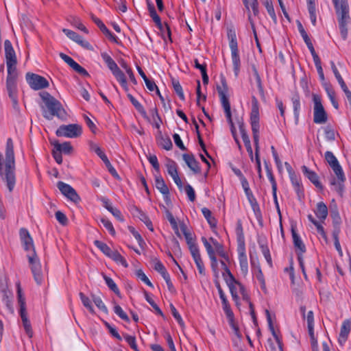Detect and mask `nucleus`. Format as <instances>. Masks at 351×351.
<instances>
[{
	"mask_svg": "<svg viewBox=\"0 0 351 351\" xmlns=\"http://www.w3.org/2000/svg\"><path fill=\"white\" fill-rule=\"evenodd\" d=\"M0 176L6 182L9 191L12 192L15 186L16 177L14 144L11 138L6 141L5 158L0 152Z\"/></svg>",
	"mask_w": 351,
	"mask_h": 351,
	"instance_id": "1",
	"label": "nucleus"
},
{
	"mask_svg": "<svg viewBox=\"0 0 351 351\" xmlns=\"http://www.w3.org/2000/svg\"><path fill=\"white\" fill-rule=\"evenodd\" d=\"M19 237L24 250L29 252L27 257L34 278L37 284L40 285L43 280V274L40 259L36 253L33 239L29 231L24 228L20 229Z\"/></svg>",
	"mask_w": 351,
	"mask_h": 351,
	"instance_id": "2",
	"label": "nucleus"
},
{
	"mask_svg": "<svg viewBox=\"0 0 351 351\" xmlns=\"http://www.w3.org/2000/svg\"><path fill=\"white\" fill-rule=\"evenodd\" d=\"M40 97L48 110L47 111H44V117L48 120L52 119L53 117L62 119L66 117V112L59 101L47 92L41 93Z\"/></svg>",
	"mask_w": 351,
	"mask_h": 351,
	"instance_id": "3",
	"label": "nucleus"
},
{
	"mask_svg": "<svg viewBox=\"0 0 351 351\" xmlns=\"http://www.w3.org/2000/svg\"><path fill=\"white\" fill-rule=\"evenodd\" d=\"M250 121L255 147V160H261L259 156L260 115L258 103L255 97H252Z\"/></svg>",
	"mask_w": 351,
	"mask_h": 351,
	"instance_id": "4",
	"label": "nucleus"
},
{
	"mask_svg": "<svg viewBox=\"0 0 351 351\" xmlns=\"http://www.w3.org/2000/svg\"><path fill=\"white\" fill-rule=\"evenodd\" d=\"M325 159L327 162L329 164L330 167L332 169L335 175L337 177V181L334 178L331 181V184L335 186L336 191L341 194L343 191V183L346 180L345 175L343 171V169L339 165L337 158L332 154V152L330 151H327L325 153Z\"/></svg>",
	"mask_w": 351,
	"mask_h": 351,
	"instance_id": "5",
	"label": "nucleus"
},
{
	"mask_svg": "<svg viewBox=\"0 0 351 351\" xmlns=\"http://www.w3.org/2000/svg\"><path fill=\"white\" fill-rule=\"evenodd\" d=\"M221 85L217 86V90L220 98L221 106L224 110L225 115L229 125L234 124L232 119L231 107L228 99V86L226 77L220 75Z\"/></svg>",
	"mask_w": 351,
	"mask_h": 351,
	"instance_id": "6",
	"label": "nucleus"
},
{
	"mask_svg": "<svg viewBox=\"0 0 351 351\" xmlns=\"http://www.w3.org/2000/svg\"><path fill=\"white\" fill-rule=\"evenodd\" d=\"M228 39L231 51V58L234 75L237 77L240 72L241 60L239 53L238 43L235 30L232 28L228 29Z\"/></svg>",
	"mask_w": 351,
	"mask_h": 351,
	"instance_id": "7",
	"label": "nucleus"
},
{
	"mask_svg": "<svg viewBox=\"0 0 351 351\" xmlns=\"http://www.w3.org/2000/svg\"><path fill=\"white\" fill-rule=\"evenodd\" d=\"M227 285L230 289L232 300L237 306L240 305L239 294L241 295L243 301L250 302V296L244 285L239 281L234 279V280L228 282Z\"/></svg>",
	"mask_w": 351,
	"mask_h": 351,
	"instance_id": "8",
	"label": "nucleus"
},
{
	"mask_svg": "<svg viewBox=\"0 0 351 351\" xmlns=\"http://www.w3.org/2000/svg\"><path fill=\"white\" fill-rule=\"evenodd\" d=\"M82 134V128L79 124L62 125L56 130V134L59 137L75 138Z\"/></svg>",
	"mask_w": 351,
	"mask_h": 351,
	"instance_id": "9",
	"label": "nucleus"
},
{
	"mask_svg": "<svg viewBox=\"0 0 351 351\" xmlns=\"http://www.w3.org/2000/svg\"><path fill=\"white\" fill-rule=\"evenodd\" d=\"M313 121L317 124L325 123L328 120L327 114L322 104L320 96L317 95H313Z\"/></svg>",
	"mask_w": 351,
	"mask_h": 351,
	"instance_id": "10",
	"label": "nucleus"
},
{
	"mask_svg": "<svg viewBox=\"0 0 351 351\" xmlns=\"http://www.w3.org/2000/svg\"><path fill=\"white\" fill-rule=\"evenodd\" d=\"M26 80L29 86L36 90L47 88L49 85L45 77L34 73H27Z\"/></svg>",
	"mask_w": 351,
	"mask_h": 351,
	"instance_id": "11",
	"label": "nucleus"
},
{
	"mask_svg": "<svg viewBox=\"0 0 351 351\" xmlns=\"http://www.w3.org/2000/svg\"><path fill=\"white\" fill-rule=\"evenodd\" d=\"M220 299L221 300L223 310L227 317L229 325L233 330L234 334L239 337V327L235 322L234 315V313L230 308L229 302L226 296L221 298Z\"/></svg>",
	"mask_w": 351,
	"mask_h": 351,
	"instance_id": "12",
	"label": "nucleus"
},
{
	"mask_svg": "<svg viewBox=\"0 0 351 351\" xmlns=\"http://www.w3.org/2000/svg\"><path fill=\"white\" fill-rule=\"evenodd\" d=\"M338 19H350L348 0H332Z\"/></svg>",
	"mask_w": 351,
	"mask_h": 351,
	"instance_id": "13",
	"label": "nucleus"
},
{
	"mask_svg": "<svg viewBox=\"0 0 351 351\" xmlns=\"http://www.w3.org/2000/svg\"><path fill=\"white\" fill-rule=\"evenodd\" d=\"M57 187L60 192L71 201L77 203L80 201V197L76 191L69 184L62 181L57 183Z\"/></svg>",
	"mask_w": 351,
	"mask_h": 351,
	"instance_id": "14",
	"label": "nucleus"
},
{
	"mask_svg": "<svg viewBox=\"0 0 351 351\" xmlns=\"http://www.w3.org/2000/svg\"><path fill=\"white\" fill-rule=\"evenodd\" d=\"M237 253L241 272L244 276H246L248 273V262L245 245H237Z\"/></svg>",
	"mask_w": 351,
	"mask_h": 351,
	"instance_id": "15",
	"label": "nucleus"
},
{
	"mask_svg": "<svg viewBox=\"0 0 351 351\" xmlns=\"http://www.w3.org/2000/svg\"><path fill=\"white\" fill-rule=\"evenodd\" d=\"M155 186L163 195L165 201L169 203L170 202L169 188L160 175L155 176Z\"/></svg>",
	"mask_w": 351,
	"mask_h": 351,
	"instance_id": "16",
	"label": "nucleus"
},
{
	"mask_svg": "<svg viewBox=\"0 0 351 351\" xmlns=\"http://www.w3.org/2000/svg\"><path fill=\"white\" fill-rule=\"evenodd\" d=\"M167 172L171 176L176 184L179 189L182 187V182L178 176L177 165L173 160H169L166 165Z\"/></svg>",
	"mask_w": 351,
	"mask_h": 351,
	"instance_id": "17",
	"label": "nucleus"
},
{
	"mask_svg": "<svg viewBox=\"0 0 351 351\" xmlns=\"http://www.w3.org/2000/svg\"><path fill=\"white\" fill-rule=\"evenodd\" d=\"M62 32L66 34V36L68 38L75 41L77 44L80 45L82 47L86 49L90 48V43L88 41L84 40L83 38L76 32L69 29H63Z\"/></svg>",
	"mask_w": 351,
	"mask_h": 351,
	"instance_id": "18",
	"label": "nucleus"
},
{
	"mask_svg": "<svg viewBox=\"0 0 351 351\" xmlns=\"http://www.w3.org/2000/svg\"><path fill=\"white\" fill-rule=\"evenodd\" d=\"M351 330V320L346 319L343 322L338 338V341L341 345H343L348 339Z\"/></svg>",
	"mask_w": 351,
	"mask_h": 351,
	"instance_id": "19",
	"label": "nucleus"
},
{
	"mask_svg": "<svg viewBox=\"0 0 351 351\" xmlns=\"http://www.w3.org/2000/svg\"><path fill=\"white\" fill-rule=\"evenodd\" d=\"M92 20L98 26L102 33L112 42L118 43V38L114 35L97 17L93 16Z\"/></svg>",
	"mask_w": 351,
	"mask_h": 351,
	"instance_id": "20",
	"label": "nucleus"
},
{
	"mask_svg": "<svg viewBox=\"0 0 351 351\" xmlns=\"http://www.w3.org/2000/svg\"><path fill=\"white\" fill-rule=\"evenodd\" d=\"M17 79H6V88L14 104H17Z\"/></svg>",
	"mask_w": 351,
	"mask_h": 351,
	"instance_id": "21",
	"label": "nucleus"
},
{
	"mask_svg": "<svg viewBox=\"0 0 351 351\" xmlns=\"http://www.w3.org/2000/svg\"><path fill=\"white\" fill-rule=\"evenodd\" d=\"M191 255L193 258V260L196 264L199 273L201 275H205V269L204 262L201 258V255L199 253V248H196L195 246L191 247Z\"/></svg>",
	"mask_w": 351,
	"mask_h": 351,
	"instance_id": "22",
	"label": "nucleus"
},
{
	"mask_svg": "<svg viewBox=\"0 0 351 351\" xmlns=\"http://www.w3.org/2000/svg\"><path fill=\"white\" fill-rule=\"evenodd\" d=\"M302 171L304 175L308 178V179L317 187L320 189H323L321 182L319 180L318 176L315 171L310 170L307 167L303 165L302 167Z\"/></svg>",
	"mask_w": 351,
	"mask_h": 351,
	"instance_id": "23",
	"label": "nucleus"
},
{
	"mask_svg": "<svg viewBox=\"0 0 351 351\" xmlns=\"http://www.w3.org/2000/svg\"><path fill=\"white\" fill-rule=\"evenodd\" d=\"M183 160L186 163L187 166L195 173H199L201 169L199 166V162L196 160L193 155L184 154L182 155Z\"/></svg>",
	"mask_w": 351,
	"mask_h": 351,
	"instance_id": "24",
	"label": "nucleus"
},
{
	"mask_svg": "<svg viewBox=\"0 0 351 351\" xmlns=\"http://www.w3.org/2000/svg\"><path fill=\"white\" fill-rule=\"evenodd\" d=\"M51 144L53 146V149L62 154H70L73 150L70 142H64L63 143H60L58 141L55 140L51 141Z\"/></svg>",
	"mask_w": 351,
	"mask_h": 351,
	"instance_id": "25",
	"label": "nucleus"
},
{
	"mask_svg": "<svg viewBox=\"0 0 351 351\" xmlns=\"http://www.w3.org/2000/svg\"><path fill=\"white\" fill-rule=\"evenodd\" d=\"M147 4V9L149 12V16L152 17L153 21L156 23L157 27L162 30L163 28L160 16L158 15L154 4L149 1L146 0Z\"/></svg>",
	"mask_w": 351,
	"mask_h": 351,
	"instance_id": "26",
	"label": "nucleus"
},
{
	"mask_svg": "<svg viewBox=\"0 0 351 351\" xmlns=\"http://www.w3.org/2000/svg\"><path fill=\"white\" fill-rule=\"evenodd\" d=\"M314 213L321 222H324L327 218L328 210L326 205L323 202H319L317 204Z\"/></svg>",
	"mask_w": 351,
	"mask_h": 351,
	"instance_id": "27",
	"label": "nucleus"
},
{
	"mask_svg": "<svg viewBox=\"0 0 351 351\" xmlns=\"http://www.w3.org/2000/svg\"><path fill=\"white\" fill-rule=\"evenodd\" d=\"M291 234H292L294 247L301 254L304 253L306 252L305 245L304 244L303 241H302L301 238L297 233V232L293 226L291 227Z\"/></svg>",
	"mask_w": 351,
	"mask_h": 351,
	"instance_id": "28",
	"label": "nucleus"
},
{
	"mask_svg": "<svg viewBox=\"0 0 351 351\" xmlns=\"http://www.w3.org/2000/svg\"><path fill=\"white\" fill-rule=\"evenodd\" d=\"M5 55L6 62L16 61L15 51L13 49L12 45L9 40H5L4 42Z\"/></svg>",
	"mask_w": 351,
	"mask_h": 351,
	"instance_id": "29",
	"label": "nucleus"
},
{
	"mask_svg": "<svg viewBox=\"0 0 351 351\" xmlns=\"http://www.w3.org/2000/svg\"><path fill=\"white\" fill-rule=\"evenodd\" d=\"M307 8L312 24L315 26L317 23V10L315 0H306Z\"/></svg>",
	"mask_w": 351,
	"mask_h": 351,
	"instance_id": "30",
	"label": "nucleus"
},
{
	"mask_svg": "<svg viewBox=\"0 0 351 351\" xmlns=\"http://www.w3.org/2000/svg\"><path fill=\"white\" fill-rule=\"evenodd\" d=\"M19 314L21 317L23 326V328L25 329V331L27 335L29 338H32L33 336V330L32 328V325H31L30 321L29 320L28 317H27V313L24 312V313H21Z\"/></svg>",
	"mask_w": 351,
	"mask_h": 351,
	"instance_id": "31",
	"label": "nucleus"
},
{
	"mask_svg": "<svg viewBox=\"0 0 351 351\" xmlns=\"http://www.w3.org/2000/svg\"><path fill=\"white\" fill-rule=\"evenodd\" d=\"M308 219L309 221H311L317 229V232L322 237L324 240L327 243L328 242V237L326 235V233L324 230V227L321 224V223L318 221H317L312 215L309 214L308 215Z\"/></svg>",
	"mask_w": 351,
	"mask_h": 351,
	"instance_id": "32",
	"label": "nucleus"
},
{
	"mask_svg": "<svg viewBox=\"0 0 351 351\" xmlns=\"http://www.w3.org/2000/svg\"><path fill=\"white\" fill-rule=\"evenodd\" d=\"M235 232L237 234V245H245L243 229L241 220H238L237 222Z\"/></svg>",
	"mask_w": 351,
	"mask_h": 351,
	"instance_id": "33",
	"label": "nucleus"
},
{
	"mask_svg": "<svg viewBox=\"0 0 351 351\" xmlns=\"http://www.w3.org/2000/svg\"><path fill=\"white\" fill-rule=\"evenodd\" d=\"M101 56L112 73L119 67L114 60L106 52H102Z\"/></svg>",
	"mask_w": 351,
	"mask_h": 351,
	"instance_id": "34",
	"label": "nucleus"
},
{
	"mask_svg": "<svg viewBox=\"0 0 351 351\" xmlns=\"http://www.w3.org/2000/svg\"><path fill=\"white\" fill-rule=\"evenodd\" d=\"M16 61L6 62L8 75L7 79H17L18 73L16 68Z\"/></svg>",
	"mask_w": 351,
	"mask_h": 351,
	"instance_id": "35",
	"label": "nucleus"
},
{
	"mask_svg": "<svg viewBox=\"0 0 351 351\" xmlns=\"http://www.w3.org/2000/svg\"><path fill=\"white\" fill-rule=\"evenodd\" d=\"M108 257L112 259L117 263L121 264L125 268L128 267V264L125 258L123 257L121 255V254L117 250L112 251Z\"/></svg>",
	"mask_w": 351,
	"mask_h": 351,
	"instance_id": "36",
	"label": "nucleus"
},
{
	"mask_svg": "<svg viewBox=\"0 0 351 351\" xmlns=\"http://www.w3.org/2000/svg\"><path fill=\"white\" fill-rule=\"evenodd\" d=\"M350 19H338L339 27L341 36L343 40H346L348 37V28L347 25Z\"/></svg>",
	"mask_w": 351,
	"mask_h": 351,
	"instance_id": "37",
	"label": "nucleus"
},
{
	"mask_svg": "<svg viewBox=\"0 0 351 351\" xmlns=\"http://www.w3.org/2000/svg\"><path fill=\"white\" fill-rule=\"evenodd\" d=\"M202 213L210 226L215 227L217 224V220L214 217L212 216L211 211L208 208L204 207L202 208Z\"/></svg>",
	"mask_w": 351,
	"mask_h": 351,
	"instance_id": "38",
	"label": "nucleus"
},
{
	"mask_svg": "<svg viewBox=\"0 0 351 351\" xmlns=\"http://www.w3.org/2000/svg\"><path fill=\"white\" fill-rule=\"evenodd\" d=\"M103 278L108 287V288L112 291L117 295H120V291L119 288L117 287L116 283L110 277L107 276L105 274H103Z\"/></svg>",
	"mask_w": 351,
	"mask_h": 351,
	"instance_id": "39",
	"label": "nucleus"
},
{
	"mask_svg": "<svg viewBox=\"0 0 351 351\" xmlns=\"http://www.w3.org/2000/svg\"><path fill=\"white\" fill-rule=\"evenodd\" d=\"M95 245L106 256H109L113 250L110 249V247L105 243L95 240L94 241Z\"/></svg>",
	"mask_w": 351,
	"mask_h": 351,
	"instance_id": "40",
	"label": "nucleus"
},
{
	"mask_svg": "<svg viewBox=\"0 0 351 351\" xmlns=\"http://www.w3.org/2000/svg\"><path fill=\"white\" fill-rule=\"evenodd\" d=\"M79 295L83 305L89 311L90 313H95V311L92 305L91 300L89 299V298L85 295L82 292L80 293Z\"/></svg>",
	"mask_w": 351,
	"mask_h": 351,
	"instance_id": "41",
	"label": "nucleus"
},
{
	"mask_svg": "<svg viewBox=\"0 0 351 351\" xmlns=\"http://www.w3.org/2000/svg\"><path fill=\"white\" fill-rule=\"evenodd\" d=\"M128 97L129 98L131 103L134 105L136 109L144 117H146L147 114L143 108V106L130 93L128 94Z\"/></svg>",
	"mask_w": 351,
	"mask_h": 351,
	"instance_id": "42",
	"label": "nucleus"
},
{
	"mask_svg": "<svg viewBox=\"0 0 351 351\" xmlns=\"http://www.w3.org/2000/svg\"><path fill=\"white\" fill-rule=\"evenodd\" d=\"M243 2L248 10H250V8H252V12L255 16L258 14L257 0H243Z\"/></svg>",
	"mask_w": 351,
	"mask_h": 351,
	"instance_id": "43",
	"label": "nucleus"
},
{
	"mask_svg": "<svg viewBox=\"0 0 351 351\" xmlns=\"http://www.w3.org/2000/svg\"><path fill=\"white\" fill-rule=\"evenodd\" d=\"M246 196H247V198L254 213L256 215H257V213H260L261 210H260L259 205L256 201V199L254 196L253 193H252L247 194Z\"/></svg>",
	"mask_w": 351,
	"mask_h": 351,
	"instance_id": "44",
	"label": "nucleus"
},
{
	"mask_svg": "<svg viewBox=\"0 0 351 351\" xmlns=\"http://www.w3.org/2000/svg\"><path fill=\"white\" fill-rule=\"evenodd\" d=\"M291 101L293 103V113L296 119L298 118L300 110V97L298 95H295L292 97Z\"/></svg>",
	"mask_w": 351,
	"mask_h": 351,
	"instance_id": "45",
	"label": "nucleus"
},
{
	"mask_svg": "<svg viewBox=\"0 0 351 351\" xmlns=\"http://www.w3.org/2000/svg\"><path fill=\"white\" fill-rule=\"evenodd\" d=\"M92 300L99 310L105 313H108V308L99 296L92 295Z\"/></svg>",
	"mask_w": 351,
	"mask_h": 351,
	"instance_id": "46",
	"label": "nucleus"
},
{
	"mask_svg": "<svg viewBox=\"0 0 351 351\" xmlns=\"http://www.w3.org/2000/svg\"><path fill=\"white\" fill-rule=\"evenodd\" d=\"M172 84H173V89H174L175 92L177 93V95H178L179 98L182 101H184L185 97H184V95L183 93L182 87L180 85L179 81L177 80L173 79Z\"/></svg>",
	"mask_w": 351,
	"mask_h": 351,
	"instance_id": "47",
	"label": "nucleus"
},
{
	"mask_svg": "<svg viewBox=\"0 0 351 351\" xmlns=\"http://www.w3.org/2000/svg\"><path fill=\"white\" fill-rule=\"evenodd\" d=\"M330 65H331V69L332 70V72H333L338 83L339 84L341 88L343 86H345L346 84L343 79L342 78L341 75H340V73L333 61H330Z\"/></svg>",
	"mask_w": 351,
	"mask_h": 351,
	"instance_id": "48",
	"label": "nucleus"
},
{
	"mask_svg": "<svg viewBox=\"0 0 351 351\" xmlns=\"http://www.w3.org/2000/svg\"><path fill=\"white\" fill-rule=\"evenodd\" d=\"M17 295H18V302H19V304L20 306L19 313L27 312L25 299L23 296L22 291L19 287L18 288Z\"/></svg>",
	"mask_w": 351,
	"mask_h": 351,
	"instance_id": "49",
	"label": "nucleus"
},
{
	"mask_svg": "<svg viewBox=\"0 0 351 351\" xmlns=\"http://www.w3.org/2000/svg\"><path fill=\"white\" fill-rule=\"evenodd\" d=\"M202 241L206 250L208 257L216 256L215 249L213 248L210 241L209 242L204 237H202Z\"/></svg>",
	"mask_w": 351,
	"mask_h": 351,
	"instance_id": "50",
	"label": "nucleus"
},
{
	"mask_svg": "<svg viewBox=\"0 0 351 351\" xmlns=\"http://www.w3.org/2000/svg\"><path fill=\"white\" fill-rule=\"evenodd\" d=\"M202 241L206 250L208 257L216 256L215 249L213 248L210 241L209 242L204 237H202Z\"/></svg>",
	"mask_w": 351,
	"mask_h": 351,
	"instance_id": "51",
	"label": "nucleus"
},
{
	"mask_svg": "<svg viewBox=\"0 0 351 351\" xmlns=\"http://www.w3.org/2000/svg\"><path fill=\"white\" fill-rule=\"evenodd\" d=\"M145 298L147 302L153 307V308L156 311V313L163 316V313L162 312L161 309L158 307V306L156 304V302L154 301V300L150 297L149 293L147 291L144 292Z\"/></svg>",
	"mask_w": 351,
	"mask_h": 351,
	"instance_id": "52",
	"label": "nucleus"
},
{
	"mask_svg": "<svg viewBox=\"0 0 351 351\" xmlns=\"http://www.w3.org/2000/svg\"><path fill=\"white\" fill-rule=\"evenodd\" d=\"M123 337L125 341L129 344L130 348L133 349L134 351H139L137 347L136 337L134 336L129 335L128 334H125Z\"/></svg>",
	"mask_w": 351,
	"mask_h": 351,
	"instance_id": "53",
	"label": "nucleus"
},
{
	"mask_svg": "<svg viewBox=\"0 0 351 351\" xmlns=\"http://www.w3.org/2000/svg\"><path fill=\"white\" fill-rule=\"evenodd\" d=\"M114 312L123 320L125 322H129L130 319L128 316V315L124 312V311L122 309V308L118 305L115 304L114 306Z\"/></svg>",
	"mask_w": 351,
	"mask_h": 351,
	"instance_id": "54",
	"label": "nucleus"
},
{
	"mask_svg": "<svg viewBox=\"0 0 351 351\" xmlns=\"http://www.w3.org/2000/svg\"><path fill=\"white\" fill-rule=\"evenodd\" d=\"M159 145L166 150H170L173 147L172 142L169 137H162L159 141Z\"/></svg>",
	"mask_w": 351,
	"mask_h": 351,
	"instance_id": "55",
	"label": "nucleus"
},
{
	"mask_svg": "<svg viewBox=\"0 0 351 351\" xmlns=\"http://www.w3.org/2000/svg\"><path fill=\"white\" fill-rule=\"evenodd\" d=\"M119 84L127 82L126 77L123 72L118 67L112 73Z\"/></svg>",
	"mask_w": 351,
	"mask_h": 351,
	"instance_id": "56",
	"label": "nucleus"
},
{
	"mask_svg": "<svg viewBox=\"0 0 351 351\" xmlns=\"http://www.w3.org/2000/svg\"><path fill=\"white\" fill-rule=\"evenodd\" d=\"M70 66L75 71H76L77 73H78L79 74L83 75V76H88L89 74L87 72V71L83 68L82 66H81L77 62H76L75 61H74L71 65Z\"/></svg>",
	"mask_w": 351,
	"mask_h": 351,
	"instance_id": "57",
	"label": "nucleus"
},
{
	"mask_svg": "<svg viewBox=\"0 0 351 351\" xmlns=\"http://www.w3.org/2000/svg\"><path fill=\"white\" fill-rule=\"evenodd\" d=\"M166 217L169 221L172 228L175 230L176 233H178V226L172 213L169 210H167Z\"/></svg>",
	"mask_w": 351,
	"mask_h": 351,
	"instance_id": "58",
	"label": "nucleus"
},
{
	"mask_svg": "<svg viewBox=\"0 0 351 351\" xmlns=\"http://www.w3.org/2000/svg\"><path fill=\"white\" fill-rule=\"evenodd\" d=\"M209 258L210 260V267H211L212 271L214 274V276L216 278H218L219 277V269H218V261H217V257H216V256H213L209 257Z\"/></svg>",
	"mask_w": 351,
	"mask_h": 351,
	"instance_id": "59",
	"label": "nucleus"
},
{
	"mask_svg": "<svg viewBox=\"0 0 351 351\" xmlns=\"http://www.w3.org/2000/svg\"><path fill=\"white\" fill-rule=\"evenodd\" d=\"M215 254L217 253L220 257L226 261L228 263L230 262V257L228 254L225 251L223 245H220L217 249L215 250Z\"/></svg>",
	"mask_w": 351,
	"mask_h": 351,
	"instance_id": "60",
	"label": "nucleus"
},
{
	"mask_svg": "<svg viewBox=\"0 0 351 351\" xmlns=\"http://www.w3.org/2000/svg\"><path fill=\"white\" fill-rule=\"evenodd\" d=\"M147 160H149V163L152 165L153 168L157 171H160V165L158 161L157 156L156 155H152L149 154L147 156Z\"/></svg>",
	"mask_w": 351,
	"mask_h": 351,
	"instance_id": "61",
	"label": "nucleus"
},
{
	"mask_svg": "<svg viewBox=\"0 0 351 351\" xmlns=\"http://www.w3.org/2000/svg\"><path fill=\"white\" fill-rule=\"evenodd\" d=\"M101 222L103 226L108 230L111 235L115 234V230L112 226V223L108 219L102 218Z\"/></svg>",
	"mask_w": 351,
	"mask_h": 351,
	"instance_id": "62",
	"label": "nucleus"
},
{
	"mask_svg": "<svg viewBox=\"0 0 351 351\" xmlns=\"http://www.w3.org/2000/svg\"><path fill=\"white\" fill-rule=\"evenodd\" d=\"M136 276L141 281L145 282L147 285L152 288L154 287L153 284L151 282L147 276L144 274V272L142 270H138L136 271Z\"/></svg>",
	"mask_w": 351,
	"mask_h": 351,
	"instance_id": "63",
	"label": "nucleus"
},
{
	"mask_svg": "<svg viewBox=\"0 0 351 351\" xmlns=\"http://www.w3.org/2000/svg\"><path fill=\"white\" fill-rule=\"evenodd\" d=\"M265 5L267 11L269 15L271 16V18L274 21H276V15L275 13V10H274L272 2L271 1H267L265 2Z\"/></svg>",
	"mask_w": 351,
	"mask_h": 351,
	"instance_id": "64",
	"label": "nucleus"
}]
</instances>
